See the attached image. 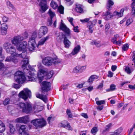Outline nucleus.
<instances>
[{
  "mask_svg": "<svg viewBox=\"0 0 135 135\" xmlns=\"http://www.w3.org/2000/svg\"><path fill=\"white\" fill-rule=\"evenodd\" d=\"M133 20L132 18L128 19L126 22V25L127 26H128L133 22Z\"/></svg>",
  "mask_w": 135,
  "mask_h": 135,
  "instance_id": "nucleus-54",
  "label": "nucleus"
},
{
  "mask_svg": "<svg viewBox=\"0 0 135 135\" xmlns=\"http://www.w3.org/2000/svg\"><path fill=\"white\" fill-rule=\"evenodd\" d=\"M75 10L79 13H82L83 12V9L80 5H77L75 8Z\"/></svg>",
  "mask_w": 135,
  "mask_h": 135,
  "instance_id": "nucleus-30",
  "label": "nucleus"
},
{
  "mask_svg": "<svg viewBox=\"0 0 135 135\" xmlns=\"http://www.w3.org/2000/svg\"><path fill=\"white\" fill-rule=\"evenodd\" d=\"M15 78L16 81L19 84H22L25 81V77L23 73L18 71L15 74Z\"/></svg>",
  "mask_w": 135,
  "mask_h": 135,
  "instance_id": "nucleus-4",
  "label": "nucleus"
},
{
  "mask_svg": "<svg viewBox=\"0 0 135 135\" xmlns=\"http://www.w3.org/2000/svg\"><path fill=\"white\" fill-rule=\"evenodd\" d=\"M66 113L68 115L69 117H72L73 115L70 110L68 109H67L66 110Z\"/></svg>",
  "mask_w": 135,
  "mask_h": 135,
  "instance_id": "nucleus-56",
  "label": "nucleus"
},
{
  "mask_svg": "<svg viewBox=\"0 0 135 135\" xmlns=\"http://www.w3.org/2000/svg\"><path fill=\"white\" fill-rule=\"evenodd\" d=\"M97 21L96 20H94L92 21H89L87 23V27L88 29V31L90 33H92L94 30L93 27L95 25Z\"/></svg>",
  "mask_w": 135,
  "mask_h": 135,
  "instance_id": "nucleus-9",
  "label": "nucleus"
},
{
  "mask_svg": "<svg viewBox=\"0 0 135 135\" xmlns=\"http://www.w3.org/2000/svg\"><path fill=\"white\" fill-rule=\"evenodd\" d=\"M62 20H61V24L60 25V28L61 30L65 32L66 34V35L68 36H71L70 31L66 25L62 22Z\"/></svg>",
  "mask_w": 135,
  "mask_h": 135,
  "instance_id": "nucleus-10",
  "label": "nucleus"
},
{
  "mask_svg": "<svg viewBox=\"0 0 135 135\" xmlns=\"http://www.w3.org/2000/svg\"><path fill=\"white\" fill-rule=\"evenodd\" d=\"M122 132V128H118L112 133L111 135H120V134Z\"/></svg>",
  "mask_w": 135,
  "mask_h": 135,
  "instance_id": "nucleus-34",
  "label": "nucleus"
},
{
  "mask_svg": "<svg viewBox=\"0 0 135 135\" xmlns=\"http://www.w3.org/2000/svg\"><path fill=\"white\" fill-rule=\"evenodd\" d=\"M120 38V37L117 34L115 35L114 36V37L112 38L111 40V42L114 44L117 41V40Z\"/></svg>",
  "mask_w": 135,
  "mask_h": 135,
  "instance_id": "nucleus-32",
  "label": "nucleus"
},
{
  "mask_svg": "<svg viewBox=\"0 0 135 135\" xmlns=\"http://www.w3.org/2000/svg\"><path fill=\"white\" fill-rule=\"evenodd\" d=\"M29 121L28 117L27 116H25L22 117L17 118L16 119L17 122L22 123L26 124Z\"/></svg>",
  "mask_w": 135,
  "mask_h": 135,
  "instance_id": "nucleus-17",
  "label": "nucleus"
},
{
  "mask_svg": "<svg viewBox=\"0 0 135 135\" xmlns=\"http://www.w3.org/2000/svg\"><path fill=\"white\" fill-rule=\"evenodd\" d=\"M46 71L43 69H40L37 73V76L40 80V82L44 78L45 74L46 73Z\"/></svg>",
  "mask_w": 135,
  "mask_h": 135,
  "instance_id": "nucleus-18",
  "label": "nucleus"
},
{
  "mask_svg": "<svg viewBox=\"0 0 135 135\" xmlns=\"http://www.w3.org/2000/svg\"><path fill=\"white\" fill-rule=\"evenodd\" d=\"M8 28V25L6 23H3L1 25V29L7 31Z\"/></svg>",
  "mask_w": 135,
  "mask_h": 135,
  "instance_id": "nucleus-41",
  "label": "nucleus"
},
{
  "mask_svg": "<svg viewBox=\"0 0 135 135\" xmlns=\"http://www.w3.org/2000/svg\"><path fill=\"white\" fill-rule=\"evenodd\" d=\"M41 86L42 92H47L51 89V83L50 82L44 81L42 82Z\"/></svg>",
  "mask_w": 135,
  "mask_h": 135,
  "instance_id": "nucleus-8",
  "label": "nucleus"
},
{
  "mask_svg": "<svg viewBox=\"0 0 135 135\" xmlns=\"http://www.w3.org/2000/svg\"><path fill=\"white\" fill-rule=\"evenodd\" d=\"M2 19L3 21L4 22H7L8 20V17L5 16H4L2 17Z\"/></svg>",
  "mask_w": 135,
  "mask_h": 135,
  "instance_id": "nucleus-63",
  "label": "nucleus"
},
{
  "mask_svg": "<svg viewBox=\"0 0 135 135\" xmlns=\"http://www.w3.org/2000/svg\"><path fill=\"white\" fill-rule=\"evenodd\" d=\"M7 5L9 9H13L15 10V8L13 5L9 1H7Z\"/></svg>",
  "mask_w": 135,
  "mask_h": 135,
  "instance_id": "nucleus-37",
  "label": "nucleus"
},
{
  "mask_svg": "<svg viewBox=\"0 0 135 135\" xmlns=\"http://www.w3.org/2000/svg\"><path fill=\"white\" fill-rule=\"evenodd\" d=\"M112 123H110L108 125H107L105 127V129L104 130V131H108L109 129L112 126Z\"/></svg>",
  "mask_w": 135,
  "mask_h": 135,
  "instance_id": "nucleus-52",
  "label": "nucleus"
},
{
  "mask_svg": "<svg viewBox=\"0 0 135 135\" xmlns=\"http://www.w3.org/2000/svg\"><path fill=\"white\" fill-rule=\"evenodd\" d=\"M20 98L26 100L28 97L30 98L31 97V92L28 89H25L21 91L19 94Z\"/></svg>",
  "mask_w": 135,
  "mask_h": 135,
  "instance_id": "nucleus-6",
  "label": "nucleus"
},
{
  "mask_svg": "<svg viewBox=\"0 0 135 135\" xmlns=\"http://www.w3.org/2000/svg\"><path fill=\"white\" fill-rule=\"evenodd\" d=\"M37 31H36L32 33L31 38H30L28 41L29 45H36V43L35 39L37 35Z\"/></svg>",
  "mask_w": 135,
  "mask_h": 135,
  "instance_id": "nucleus-13",
  "label": "nucleus"
},
{
  "mask_svg": "<svg viewBox=\"0 0 135 135\" xmlns=\"http://www.w3.org/2000/svg\"><path fill=\"white\" fill-rule=\"evenodd\" d=\"M65 128L68 130H72V128L68 123H67L66 125V127Z\"/></svg>",
  "mask_w": 135,
  "mask_h": 135,
  "instance_id": "nucleus-57",
  "label": "nucleus"
},
{
  "mask_svg": "<svg viewBox=\"0 0 135 135\" xmlns=\"http://www.w3.org/2000/svg\"><path fill=\"white\" fill-rule=\"evenodd\" d=\"M81 115L85 118L87 119L88 118V116L86 113H82L81 114Z\"/></svg>",
  "mask_w": 135,
  "mask_h": 135,
  "instance_id": "nucleus-61",
  "label": "nucleus"
},
{
  "mask_svg": "<svg viewBox=\"0 0 135 135\" xmlns=\"http://www.w3.org/2000/svg\"><path fill=\"white\" fill-rule=\"evenodd\" d=\"M47 13L50 17V18L51 19H52V18L55 15V12L52 11L50 9H49Z\"/></svg>",
  "mask_w": 135,
  "mask_h": 135,
  "instance_id": "nucleus-35",
  "label": "nucleus"
},
{
  "mask_svg": "<svg viewBox=\"0 0 135 135\" xmlns=\"http://www.w3.org/2000/svg\"><path fill=\"white\" fill-rule=\"evenodd\" d=\"M116 86L114 84H111L110 86V88L112 91H113L115 89Z\"/></svg>",
  "mask_w": 135,
  "mask_h": 135,
  "instance_id": "nucleus-55",
  "label": "nucleus"
},
{
  "mask_svg": "<svg viewBox=\"0 0 135 135\" xmlns=\"http://www.w3.org/2000/svg\"><path fill=\"white\" fill-rule=\"evenodd\" d=\"M98 131V128L96 127H94L92 128L91 130V133L93 134L94 133H96Z\"/></svg>",
  "mask_w": 135,
  "mask_h": 135,
  "instance_id": "nucleus-49",
  "label": "nucleus"
},
{
  "mask_svg": "<svg viewBox=\"0 0 135 135\" xmlns=\"http://www.w3.org/2000/svg\"><path fill=\"white\" fill-rule=\"evenodd\" d=\"M50 5L54 9H56L58 7V5L56 2L52 1L50 3Z\"/></svg>",
  "mask_w": 135,
  "mask_h": 135,
  "instance_id": "nucleus-39",
  "label": "nucleus"
},
{
  "mask_svg": "<svg viewBox=\"0 0 135 135\" xmlns=\"http://www.w3.org/2000/svg\"><path fill=\"white\" fill-rule=\"evenodd\" d=\"M65 123H67V121H63L61 123H59V126L60 127H63L64 128H65V127H66V125L65 124Z\"/></svg>",
  "mask_w": 135,
  "mask_h": 135,
  "instance_id": "nucleus-45",
  "label": "nucleus"
},
{
  "mask_svg": "<svg viewBox=\"0 0 135 135\" xmlns=\"http://www.w3.org/2000/svg\"><path fill=\"white\" fill-rule=\"evenodd\" d=\"M80 48V46L79 45H77L75 47L71 54L73 55L76 54L79 51Z\"/></svg>",
  "mask_w": 135,
  "mask_h": 135,
  "instance_id": "nucleus-25",
  "label": "nucleus"
},
{
  "mask_svg": "<svg viewBox=\"0 0 135 135\" xmlns=\"http://www.w3.org/2000/svg\"><path fill=\"white\" fill-rule=\"evenodd\" d=\"M36 97L41 99L45 103H46L47 102V99L46 96H44L39 93L36 94Z\"/></svg>",
  "mask_w": 135,
  "mask_h": 135,
  "instance_id": "nucleus-22",
  "label": "nucleus"
},
{
  "mask_svg": "<svg viewBox=\"0 0 135 135\" xmlns=\"http://www.w3.org/2000/svg\"><path fill=\"white\" fill-rule=\"evenodd\" d=\"M49 38V36H47L41 39L39 42L38 46L40 45H42Z\"/></svg>",
  "mask_w": 135,
  "mask_h": 135,
  "instance_id": "nucleus-28",
  "label": "nucleus"
},
{
  "mask_svg": "<svg viewBox=\"0 0 135 135\" xmlns=\"http://www.w3.org/2000/svg\"><path fill=\"white\" fill-rule=\"evenodd\" d=\"M29 49L30 51H34L36 45H29Z\"/></svg>",
  "mask_w": 135,
  "mask_h": 135,
  "instance_id": "nucleus-43",
  "label": "nucleus"
},
{
  "mask_svg": "<svg viewBox=\"0 0 135 135\" xmlns=\"http://www.w3.org/2000/svg\"><path fill=\"white\" fill-rule=\"evenodd\" d=\"M67 19L70 22L71 25H72L73 26H74V25L73 23V19L72 18L69 17L67 18Z\"/></svg>",
  "mask_w": 135,
  "mask_h": 135,
  "instance_id": "nucleus-59",
  "label": "nucleus"
},
{
  "mask_svg": "<svg viewBox=\"0 0 135 135\" xmlns=\"http://www.w3.org/2000/svg\"><path fill=\"white\" fill-rule=\"evenodd\" d=\"M92 45L94 44L97 47H99L100 46V42H94L92 43Z\"/></svg>",
  "mask_w": 135,
  "mask_h": 135,
  "instance_id": "nucleus-64",
  "label": "nucleus"
},
{
  "mask_svg": "<svg viewBox=\"0 0 135 135\" xmlns=\"http://www.w3.org/2000/svg\"><path fill=\"white\" fill-rule=\"evenodd\" d=\"M24 37L20 35L15 36L12 40L13 44L16 46L17 49L19 51H25L26 50L27 46V42L25 41L21 42L24 39L27 38L28 35L26 33H25Z\"/></svg>",
  "mask_w": 135,
  "mask_h": 135,
  "instance_id": "nucleus-1",
  "label": "nucleus"
},
{
  "mask_svg": "<svg viewBox=\"0 0 135 135\" xmlns=\"http://www.w3.org/2000/svg\"><path fill=\"white\" fill-rule=\"evenodd\" d=\"M10 129V131L11 133H13L15 132V129L14 126L11 124H9V125Z\"/></svg>",
  "mask_w": 135,
  "mask_h": 135,
  "instance_id": "nucleus-38",
  "label": "nucleus"
},
{
  "mask_svg": "<svg viewBox=\"0 0 135 135\" xmlns=\"http://www.w3.org/2000/svg\"><path fill=\"white\" fill-rule=\"evenodd\" d=\"M122 42L123 41L122 40V38L120 37L118 39V40L115 42L114 44H115L118 45L120 46L121 45L122 43Z\"/></svg>",
  "mask_w": 135,
  "mask_h": 135,
  "instance_id": "nucleus-44",
  "label": "nucleus"
},
{
  "mask_svg": "<svg viewBox=\"0 0 135 135\" xmlns=\"http://www.w3.org/2000/svg\"><path fill=\"white\" fill-rule=\"evenodd\" d=\"M27 52L26 50L23 51L22 53L21 54H15L14 55V56H13L11 58L9 57L7 58V60L8 61L11 60H12V62L16 64L17 63L19 60V57H21L24 59L27 58Z\"/></svg>",
  "mask_w": 135,
  "mask_h": 135,
  "instance_id": "nucleus-3",
  "label": "nucleus"
},
{
  "mask_svg": "<svg viewBox=\"0 0 135 135\" xmlns=\"http://www.w3.org/2000/svg\"><path fill=\"white\" fill-rule=\"evenodd\" d=\"M31 123L34 126L38 128H42L46 124V121L43 119H37L32 120Z\"/></svg>",
  "mask_w": 135,
  "mask_h": 135,
  "instance_id": "nucleus-5",
  "label": "nucleus"
},
{
  "mask_svg": "<svg viewBox=\"0 0 135 135\" xmlns=\"http://www.w3.org/2000/svg\"><path fill=\"white\" fill-rule=\"evenodd\" d=\"M90 20V18H85L84 19L82 20L81 19L80 21L81 22L83 23H85L86 22H87Z\"/></svg>",
  "mask_w": 135,
  "mask_h": 135,
  "instance_id": "nucleus-50",
  "label": "nucleus"
},
{
  "mask_svg": "<svg viewBox=\"0 0 135 135\" xmlns=\"http://www.w3.org/2000/svg\"><path fill=\"white\" fill-rule=\"evenodd\" d=\"M10 102V99L9 98H6L3 102V104L4 105L8 104Z\"/></svg>",
  "mask_w": 135,
  "mask_h": 135,
  "instance_id": "nucleus-46",
  "label": "nucleus"
},
{
  "mask_svg": "<svg viewBox=\"0 0 135 135\" xmlns=\"http://www.w3.org/2000/svg\"><path fill=\"white\" fill-rule=\"evenodd\" d=\"M53 58L49 56L45 57L42 60L43 63L45 65L49 66L52 64Z\"/></svg>",
  "mask_w": 135,
  "mask_h": 135,
  "instance_id": "nucleus-14",
  "label": "nucleus"
},
{
  "mask_svg": "<svg viewBox=\"0 0 135 135\" xmlns=\"http://www.w3.org/2000/svg\"><path fill=\"white\" fill-rule=\"evenodd\" d=\"M43 107L40 105H35L32 108V111L35 113H37L41 111L43 109Z\"/></svg>",
  "mask_w": 135,
  "mask_h": 135,
  "instance_id": "nucleus-19",
  "label": "nucleus"
},
{
  "mask_svg": "<svg viewBox=\"0 0 135 135\" xmlns=\"http://www.w3.org/2000/svg\"><path fill=\"white\" fill-rule=\"evenodd\" d=\"M124 10L123 8L121 9L120 12L115 11L113 13V16H116L119 17H120L123 15V12Z\"/></svg>",
  "mask_w": 135,
  "mask_h": 135,
  "instance_id": "nucleus-24",
  "label": "nucleus"
},
{
  "mask_svg": "<svg viewBox=\"0 0 135 135\" xmlns=\"http://www.w3.org/2000/svg\"><path fill=\"white\" fill-rule=\"evenodd\" d=\"M53 71H51L49 72L47 74L48 78L50 79L53 76Z\"/></svg>",
  "mask_w": 135,
  "mask_h": 135,
  "instance_id": "nucleus-53",
  "label": "nucleus"
},
{
  "mask_svg": "<svg viewBox=\"0 0 135 135\" xmlns=\"http://www.w3.org/2000/svg\"><path fill=\"white\" fill-rule=\"evenodd\" d=\"M5 129V127L4 124L0 120V133L3 132Z\"/></svg>",
  "mask_w": 135,
  "mask_h": 135,
  "instance_id": "nucleus-31",
  "label": "nucleus"
},
{
  "mask_svg": "<svg viewBox=\"0 0 135 135\" xmlns=\"http://www.w3.org/2000/svg\"><path fill=\"white\" fill-rule=\"evenodd\" d=\"M47 24L48 26H51L52 24V19L50 18L48 19Z\"/></svg>",
  "mask_w": 135,
  "mask_h": 135,
  "instance_id": "nucleus-60",
  "label": "nucleus"
},
{
  "mask_svg": "<svg viewBox=\"0 0 135 135\" xmlns=\"http://www.w3.org/2000/svg\"><path fill=\"white\" fill-rule=\"evenodd\" d=\"M114 3L112 0H108L107 6V8L108 10H110L112 6L113 5Z\"/></svg>",
  "mask_w": 135,
  "mask_h": 135,
  "instance_id": "nucleus-27",
  "label": "nucleus"
},
{
  "mask_svg": "<svg viewBox=\"0 0 135 135\" xmlns=\"http://www.w3.org/2000/svg\"><path fill=\"white\" fill-rule=\"evenodd\" d=\"M22 67L25 69L26 68L27 64L28 63V60L27 58H26L24 60L22 61Z\"/></svg>",
  "mask_w": 135,
  "mask_h": 135,
  "instance_id": "nucleus-29",
  "label": "nucleus"
},
{
  "mask_svg": "<svg viewBox=\"0 0 135 135\" xmlns=\"http://www.w3.org/2000/svg\"><path fill=\"white\" fill-rule=\"evenodd\" d=\"M110 10H108L105 12H103L102 15L104 18L107 21L110 20L113 16V15L111 14Z\"/></svg>",
  "mask_w": 135,
  "mask_h": 135,
  "instance_id": "nucleus-16",
  "label": "nucleus"
},
{
  "mask_svg": "<svg viewBox=\"0 0 135 135\" xmlns=\"http://www.w3.org/2000/svg\"><path fill=\"white\" fill-rule=\"evenodd\" d=\"M17 106L23 112L28 114L32 111V108L31 105L29 103H19L17 104Z\"/></svg>",
  "mask_w": 135,
  "mask_h": 135,
  "instance_id": "nucleus-2",
  "label": "nucleus"
},
{
  "mask_svg": "<svg viewBox=\"0 0 135 135\" xmlns=\"http://www.w3.org/2000/svg\"><path fill=\"white\" fill-rule=\"evenodd\" d=\"M53 60L52 64L53 63L54 65H56L61 62V60L56 57L53 58Z\"/></svg>",
  "mask_w": 135,
  "mask_h": 135,
  "instance_id": "nucleus-36",
  "label": "nucleus"
},
{
  "mask_svg": "<svg viewBox=\"0 0 135 135\" xmlns=\"http://www.w3.org/2000/svg\"><path fill=\"white\" fill-rule=\"evenodd\" d=\"M7 52L8 53H10L11 54V55L9 56H8L7 57V58H6V59L5 60V61L6 62H12V60H11L10 61H8V60H7V58L8 57H10L11 58L13 56H14L15 54H17L16 53H15L16 52V49L15 48L13 47L12 45L11 46V47H9V48L7 49Z\"/></svg>",
  "mask_w": 135,
  "mask_h": 135,
  "instance_id": "nucleus-15",
  "label": "nucleus"
},
{
  "mask_svg": "<svg viewBox=\"0 0 135 135\" xmlns=\"http://www.w3.org/2000/svg\"><path fill=\"white\" fill-rule=\"evenodd\" d=\"M98 78L97 76L95 75H92L91 76L89 79L88 80V82L89 83L92 82L95 79Z\"/></svg>",
  "mask_w": 135,
  "mask_h": 135,
  "instance_id": "nucleus-33",
  "label": "nucleus"
},
{
  "mask_svg": "<svg viewBox=\"0 0 135 135\" xmlns=\"http://www.w3.org/2000/svg\"><path fill=\"white\" fill-rule=\"evenodd\" d=\"M63 42L65 47L67 48L69 47L71 44V42L68 39L67 37L66 36L64 38Z\"/></svg>",
  "mask_w": 135,
  "mask_h": 135,
  "instance_id": "nucleus-21",
  "label": "nucleus"
},
{
  "mask_svg": "<svg viewBox=\"0 0 135 135\" xmlns=\"http://www.w3.org/2000/svg\"><path fill=\"white\" fill-rule=\"evenodd\" d=\"M27 127L24 125H22L19 129V135H30L29 132L26 130Z\"/></svg>",
  "mask_w": 135,
  "mask_h": 135,
  "instance_id": "nucleus-11",
  "label": "nucleus"
},
{
  "mask_svg": "<svg viewBox=\"0 0 135 135\" xmlns=\"http://www.w3.org/2000/svg\"><path fill=\"white\" fill-rule=\"evenodd\" d=\"M48 31V29L46 26L41 27L38 31L39 37L41 38L42 36L45 35L47 33Z\"/></svg>",
  "mask_w": 135,
  "mask_h": 135,
  "instance_id": "nucleus-12",
  "label": "nucleus"
},
{
  "mask_svg": "<svg viewBox=\"0 0 135 135\" xmlns=\"http://www.w3.org/2000/svg\"><path fill=\"white\" fill-rule=\"evenodd\" d=\"M129 45L128 44H127L124 45L122 47V49L124 51L127 50L128 48Z\"/></svg>",
  "mask_w": 135,
  "mask_h": 135,
  "instance_id": "nucleus-51",
  "label": "nucleus"
},
{
  "mask_svg": "<svg viewBox=\"0 0 135 135\" xmlns=\"http://www.w3.org/2000/svg\"><path fill=\"white\" fill-rule=\"evenodd\" d=\"M28 76L29 79V80L31 81H34L35 80V78L36 76H35V74L33 72L30 71L28 72Z\"/></svg>",
  "mask_w": 135,
  "mask_h": 135,
  "instance_id": "nucleus-23",
  "label": "nucleus"
},
{
  "mask_svg": "<svg viewBox=\"0 0 135 135\" xmlns=\"http://www.w3.org/2000/svg\"><path fill=\"white\" fill-rule=\"evenodd\" d=\"M105 103V101L104 100L96 101V104L98 105H101L104 104Z\"/></svg>",
  "mask_w": 135,
  "mask_h": 135,
  "instance_id": "nucleus-48",
  "label": "nucleus"
},
{
  "mask_svg": "<svg viewBox=\"0 0 135 135\" xmlns=\"http://www.w3.org/2000/svg\"><path fill=\"white\" fill-rule=\"evenodd\" d=\"M124 69L126 73L128 74H131L134 70L133 68L128 66H125Z\"/></svg>",
  "mask_w": 135,
  "mask_h": 135,
  "instance_id": "nucleus-26",
  "label": "nucleus"
},
{
  "mask_svg": "<svg viewBox=\"0 0 135 135\" xmlns=\"http://www.w3.org/2000/svg\"><path fill=\"white\" fill-rule=\"evenodd\" d=\"M59 12L61 14H63L64 13V8L62 6H60L58 9Z\"/></svg>",
  "mask_w": 135,
  "mask_h": 135,
  "instance_id": "nucleus-42",
  "label": "nucleus"
},
{
  "mask_svg": "<svg viewBox=\"0 0 135 135\" xmlns=\"http://www.w3.org/2000/svg\"><path fill=\"white\" fill-rule=\"evenodd\" d=\"M12 45L9 43H6L4 44L3 47L7 51V49H8L9 47H11Z\"/></svg>",
  "mask_w": 135,
  "mask_h": 135,
  "instance_id": "nucleus-40",
  "label": "nucleus"
},
{
  "mask_svg": "<svg viewBox=\"0 0 135 135\" xmlns=\"http://www.w3.org/2000/svg\"><path fill=\"white\" fill-rule=\"evenodd\" d=\"M80 72H82L86 68L85 66H79Z\"/></svg>",
  "mask_w": 135,
  "mask_h": 135,
  "instance_id": "nucleus-58",
  "label": "nucleus"
},
{
  "mask_svg": "<svg viewBox=\"0 0 135 135\" xmlns=\"http://www.w3.org/2000/svg\"><path fill=\"white\" fill-rule=\"evenodd\" d=\"M79 66H76L73 69L74 72L77 73L80 72Z\"/></svg>",
  "mask_w": 135,
  "mask_h": 135,
  "instance_id": "nucleus-47",
  "label": "nucleus"
},
{
  "mask_svg": "<svg viewBox=\"0 0 135 135\" xmlns=\"http://www.w3.org/2000/svg\"><path fill=\"white\" fill-rule=\"evenodd\" d=\"M0 70H2V74L4 75L8 73V70L6 67H4V65L1 61H0Z\"/></svg>",
  "mask_w": 135,
  "mask_h": 135,
  "instance_id": "nucleus-20",
  "label": "nucleus"
},
{
  "mask_svg": "<svg viewBox=\"0 0 135 135\" xmlns=\"http://www.w3.org/2000/svg\"><path fill=\"white\" fill-rule=\"evenodd\" d=\"M38 1H40L39 6L40 8L39 9L42 13H44L48 8L47 5L46 0H37Z\"/></svg>",
  "mask_w": 135,
  "mask_h": 135,
  "instance_id": "nucleus-7",
  "label": "nucleus"
},
{
  "mask_svg": "<svg viewBox=\"0 0 135 135\" xmlns=\"http://www.w3.org/2000/svg\"><path fill=\"white\" fill-rule=\"evenodd\" d=\"M74 28L73 29V30L74 32H79L78 28V26H74Z\"/></svg>",
  "mask_w": 135,
  "mask_h": 135,
  "instance_id": "nucleus-62",
  "label": "nucleus"
}]
</instances>
